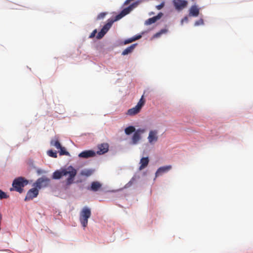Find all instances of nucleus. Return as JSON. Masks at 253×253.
Here are the masks:
<instances>
[{"label":"nucleus","mask_w":253,"mask_h":253,"mask_svg":"<svg viewBox=\"0 0 253 253\" xmlns=\"http://www.w3.org/2000/svg\"><path fill=\"white\" fill-rule=\"evenodd\" d=\"M77 174V170L72 166L66 169H62L55 171L52 174V179H59L63 176L69 175L66 180V185L69 186L74 182V178Z\"/></svg>","instance_id":"1"},{"label":"nucleus","mask_w":253,"mask_h":253,"mask_svg":"<svg viewBox=\"0 0 253 253\" xmlns=\"http://www.w3.org/2000/svg\"><path fill=\"white\" fill-rule=\"evenodd\" d=\"M139 3V1H136L130 4L128 7L124 8L119 14L115 16L114 19H108V22L101 29L106 33L110 29L114 22L121 19L122 18L128 14L134 8L137 7Z\"/></svg>","instance_id":"2"},{"label":"nucleus","mask_w":253,"mask_h":253,"mask_svg":"<svg viewBox=\"0 0 253 253\" xmlns=\"http://www.w3.org/2000/svg\"><path fill=\"white\" fill-rule=\"evenodd\" d=\"M28 183V181L23 177H19L14 180L12 183L13 187L10 189V191L15 190V191L21 193L23 191V188Z\"/></svg>","instance_id":"3"},{"label":"nucleus","mask_w":253,"mask_h":253,"mask_svg":"<svg viewBox=\"0 0 253 253\" xmlns=\"http://www.w3.org/2000/svg\"><path fill=\"white\" fill-rule=\"evenodd\" d=\"M91 214V210L87 207L83 208L80 213V221L82 226L84 228L88 224V219Z\"/></svg>","instance_id":"4"},{"label":"nucleus","mask_w":253,"mask_h":253,"mask_svg":"<svg viewBox=\"0 0 253 253\" xmlns=\"http://www.w3.org/2000/svg\"><path fill=\"white\" fill-rule=\"evenodd\" d=\"M145 100L144 99V95H142L137 105L134 107L127 110V114L129 116H133L138 114L140 112L142 107L145 104Z\"/></svg>","instance_id":"5"},{"label":"nucleus","mask_w":253,"mask_h":253,"mask_svg":"<svg viewBox=\"0 0 253 253\" xmlns=\"http://www.w3.org/2000/svg\"><path fill=\"white\" fill-rule=\"evenodd\" d=\"M50 182V179L46 177L43 176L38 178L34 183L33 186L38 190L47 187Z\"/></svg>","instance_id":"6"},{"label":"nucleus","mask_w":253,"mask_h":253,"mask_svg":"<svg viewBox=\"0 0 253 253\" xmlns=\"http://www.w3.org/2000/svg\"><path fill=\"white\" fill-rule=\"evenodd\" d=\"M39 194V190L36 187H34L30 189L26 194L25 198V201L33 200L34 198L37 197Z\"/></svg>","instance_id":"7"},{"label":"nucleus","mask_w":253,"mask_h":253,"mask_svg":"<svg viewBox=\"0 0 253 253\" xmlns=\"http://www.w3.org/2000/svg\"><path fill=\"white\" fill-rule=\"evenodd\" d=\"M173 4L177 10H181L187 6L188 2L185 0H173Z\"/></svg>","instance_id":"8"},{"label":"nucleus","mask_w":253,"mask_h":253,"mask_svg":"<svg viewBox=\"0 0 253 253\" xmlns=\"http://www.w3.org/2000/svg\"><path fill=\"white\" fill-rule=\"evenodd\" d=\"M144 129L139 128L134 132L132 137V142L133 144H137L141 139V134L145 132Z\"/></svg>","instance_id":"9"},{"label":"nucleus","mask_w":253,"mask_h":253,"mask_svg":"<svg viewBox=\"0 0 253 253\" xmlns=\"http://www.w3.org/2000/svg\"><path fill=\"white\" fill-rule=\"evenodd\" d=\"M158 131L157 130H150L148 137V140L150 143H152L158 141Z\"/></svg>","instance_id":"10"},{"label":"nucleus","mask_w":253,"mask_h":253,"mask_svg":"<svg viewBox=\"0 0 253 253\" xmlns=\"http://www.w3.org/2000/svg\"><path fill=\"white\" fill-rule=\"evenodd\" d=\"M102 184L99 181H93L91 183L90 187H87V190L93 192H96L102 188Z\"/></svg>","instance_id":"11"},{"label":"nucleus","mask_w":253,"mask_h":253,"mask_svg":"<svg viewBox=\"0 0 253 253\" xmlns=\"http://www.w3.org/2000/svg\"><path fill=\"white\" fill-rule=\"evenodd\" d=\"M172 168L171 166H166L159 168L155 173V176L158 177L162 175L163 173L168 172Z\"/></svg>","instance_id":"12"},{"label":"nucleus","mask_w":253,"mask_h":253,"mask_svg":"<svg viewBox=\"0 0 253 253\" xmlns=\"http://www.w3.org/2000/svg\"><path fill=\"white\" fill-rule=\"evenodd\" d=\"M95 156V153L93 150H85L79 154V157L82 158L87 159L93 157Z\"/></svg>","instance_id":"13"},{"label":"nucleus","mask_w":253,"mask_h":253,"mask_svg":"<svg viewBox=\"0 0 253 253\" xmlns=\"http://www.w3.org/2000/svg\"><path fill=\"white\" fill-rule=\"evenodd\" d=\"M97 147L98 150L97 151V153L99 155L104 154L107 152L109 150V145L107 143L99 144Z\"/></svg>","instance_id":"14"},{"label":"nucleus","mask_w":253,"mask_h":253,"mask_svg":"<svg viewBox=\"0 0 253 253\" xmlns=\"http://www.w3.org/2000/svg\"><path fill=\"white\" fill-rule=\"evenodd\" d=\"M162 15V13H159L157 16L149 18L146 21H145V24L146 25H149L155 23L158 20L161 18Z\"/></svg>","instance_id":"15"},{"label":"nucleus","mask_w":253,"mask_h":253,"mask_svg":"<svg viewBox=\"0 0 253 253\" xmlns=\"http://www.w3.org/2000/svg\"><path fill=\"white\" fill-rule=\"evenodd\" d=\"M199 14V8L196 5H192L189 9V16L197 17Z\"/></svg>","instance_id":"16"},{"label":"nucleus","mask_w":253,"mask_h":253,"mask_svg":"<svg viewBox=\"0 0 253 253\" xmlns=\"http://www.w3.org/2000/svg\"><path fill=\"white\" fill-rule=\"evenodd\" d=\"M149 160L148 157H143L140 160V166L139 167V169L142 170L147 166L148 165Z\"/></svg>","instance_id":"17"},{"label":"nucleus","mask_w":253,"mask_h":253,"mask_svg":"<svg viewBox=\"0 0 253 253\" xmlns=\"http://www.w3.org/2000/svg\"><path fill=\"white\" fill-rule=\"evenodd\" d=\"M94 172V170L92 169H84L80 172V175L82 176L88 177L91 175Z\"/></svg>","instance_id":"18"},{"label":"nucleus","mask_w":253,"mask_h":253,"mask_svg":"<svg viewBox=\"0 0 253 253\" xmlns=\"http://www.w3.org/2000/svg\"><path fill=\"white\" fill-rule=\"evenodd\" d=\"M137 44H133L129 46V47H127L122 52V55H127L130 53H131L133 50L134 49L135 47Z\"/></svg>","instance_id":"19"},{"label":"nucleus","mask_w":253,"mask_h":253,"mask_svg":"<svg viewBox=\"0 0 253 253\" xmlns=\"http://www.w3.org/2000/svg\"><path fill=\"white\" fill-rule=\"evenodd\" d=\"M135 131V128L133 126H129L128 127H127L125 129V132L126 134L129 135L131 133H132L133 132Z\"/></svg>","instance_id":"20"},{"label":"nucleus","mask_w":253,"mask_h":253,"mask_svg":"<svg viewBox=\"0 0 253 253\" xmlns=\"http://www.w3.org/2000/svg\"><path fill=\"white\" fill-rule=\"evenodd\" d=\"M50 143L51 145L55 146L58 149L61 148V145L58 140H51Z\"/></svg>","instance_id":"21"},{"label":"nucleus","mask_w":253,"mask_h":253,"mask_svg":"<svg viewBox=\"0 0 253 253\" xmlns=\"http://www.w3.org/2000/svg\"><path fill=\"white\" fill-rule=\"evenodd\" d=\"M59 149H60L59 154L60 155H70L69 153L66 150L64 147L61 146V148H59Z\"/></svg>","instance_id":"22"},{"label":"nucleus","mask_w":253,"mask_h":253,"mask_svg":"<svg viewBox=\"0 0 253 253\" xmlns=\"http://www.w3.org/2000/svg\"><path fill=\"white\" fill-rule=\"evenodd\" d=\"M47 154L49 156L56 158L57 157V153L56 152H54L52 150H49L47 151Z\"/></svg>","instance_id":"23"},{"label":"nucleus","mask_w":253,"mask_h":253,"mask_svg":"<svg viewBox=\"0 0 253 253\" xmlns=\"http://www.w3.org/2000/svg\"><path fill=\"white\" fill-rule=\"evenodd\" d=\"M106 33H105L102 29L101 30V31L98 33L97 36H96V38L97 39H100L101 38H102L106 34Z\"/></svg>","instance_id":"24"},{"label":"nucleus","mask_w":253,"mask_h":253,"mask_svg":"<svg viewBox=\"0 0 253 253\" xmlns=\"http://www.w3.org/2000/svg\"><path fill=\"white\" fill-rule=\"evenodd\" d=\"M8 197V196L6 194L0 190V199H6Z\"/></svg>","instance_id":"25"},{"label":"nucleus","mask_w":253,"mask_h":253,"mask_svg":"<svg viewBox=\"0 0 253 253\" xmlns=\"http://www.w3.org/2000/svg\"><path fill=\"white\" fill-rule=\"evenodd\" d=\"M107 14V12L100 13L98 15V16L97 17V19L100 20V19H103L105 17V16Z\"/></svg>","instance_id":"26"},{"label":"nucleus","mask_w":253,"mask_h":253,"mask_svg":"<svg viewBox=\"0 0 253 253\" xmlns=\"http://www.w3.org/2000/svg\"><path fill=\"white\" fill-rule=\"evenodd\" d=\"M204 24V20L202 19H200L198 21H196L194 24L195 26H199Z\"/></svg>","instance_id":"27"},{"label":"nucleus","mask_w":253,"mask_h":253,"mask_svg":"<svg viewBox=\"0 0 253 253\" xmlns=\"http://www.w3.org/2000/svg\"><path fill=\"white\" fill-rule=\"evenodd\" d=\"M134 39L133 38H130V39H127L126 40H125L124 41V44H128L129 43H130L132 42H134Z\"/></svg>","instance_id":"28"},{"label":"nucleus","mask_w":253,"mask_h":253,"mask_svg":"<svg viewBox=\"0 0 253 253\" xmlns=\"http://www.w3.org/2000/svg\"><path fill=\"white\" fill-rule=\"evenodd\" d=\"M97 33V30L96 29H95L93 31V32L90 34V35H89V38H90V39H92L93 38H94L96 35V34Z\"/></svg>","instance_id":"29"},{"label":"nucleus","mask_w":253,"mask_h":253,"mask_svg":"<svg viewBox=\"0 0 253 253\" xmlns=\"http://www.w3.org/2000/svg\"><path fill=\"white\" fill-rule=\"evenodd\" d=\"M164 5H165V2H163L159 5H157L156 8L158 10H160L164 6Z\"/></svg>","instance_id":"30"},{"label":"nucleus","mask_w":253,"mask_h":253,"mask_svg":"<svg viewBox=\"0 0 253 253\" xmlns=\"http://www.w3.org/2000/svg\"><path fill=\"white\" fill-rule=\"evenodd\" d=\"M141 37V35H138V36H135L134 37H132V38H133L134 41H135L136 40H137L140 39Z\"/></svg>","instance_id":"31"},{"label":"nucleus","mask_w":253,"mask_h":253,"mask_svg":"<svg viewBox=\"0 0 253 253\" xmlns=\"http://www.w3.org/2000/svg\"><path fill=\"white\" fill-rule=\"evenodd\" d=\"M163 32H164V30H162L160 32L156 33L155 35V37H159Z\"/></svg>","instance_id":"32"},{"label":"nucleus","mask_w":253,"mask_h":253,"mask_svg":"<svg viewBox=\"0 0 253 253\" xmlns=\"http://www.w3.org/2000/svg\"><path fill=\"white\" fill-rule=\"evenodd\" d=\"M188 19L187 17H184V18L181 20V24H182L184 21H186V22L188 21Z\"/></svg>","instance_id":"33"},{"label":"nucleus","mask_w":253,"mask_h":253,"mask_svg":"<svg viewBox=\"0 0 253 253\" xmlns=\"http://www.w3.org/2000/svg\"><path fill=\"white\" fill-rule=\"evenodd\" d=\"M133 180V178H132L131 179V180L129 181V183L132 182V181Z\"/></svg>","instance_id":"34"}]
</instances>
